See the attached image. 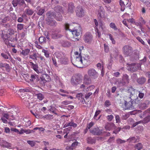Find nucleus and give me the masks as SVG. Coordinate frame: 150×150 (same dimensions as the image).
<instances>
[{
	"label": "nucleus",
	"mask_w": 150,
	"mask_h": 150,
	"mask_svg": "<svg viewBox=\"0 0 150 150\" xmlns=\"http://www.w3.org/2000/svg\"><path fill=\"white\" fill-rule=\"evenodd\" d=\"M69 60L66 57L64 56L61 58L60 60V63L62 64H67L68 63Z\"/></svg>",
	"instance_id": "obj_22"
},
{
	"label": "nucleus",
	"mask_w": 150,
	"mask_h": 150,
	"mask_svg": "<svg viewBox=\"0 0 150 150\" xmlns=\"http://www.w3.org/2000/svg\"><path fill=\"white\" fill-rule=\"evenodd\" d=\"M102 130H100L98 127L90 130V132L94 135H99L102 133Z\"/></svg>",
	"instance_id": "obj_14"
},
{
	"label": "nucleus",
	"mask_w": 150,
	"mask_h": 150,
	"mask_svg": "<svg viewBox=\"0 0 150 150\" xmlns=\"http://www.w3.org/2000/svg\"><path fill=\"white\" fill-rule=\"evenodd\" d=\"M82 59L81 55L79 56H74L73 58L71 59L72 64L78 68H82Z\"/></svg>",
	"instance_id": "obj_2"
},
{
	"label": "nucleus",
	"mask_w": 150,
	"mask_h": 150,
	"mask_svg": "<svg viewBox=\"0 0 150 150\" xmlns=\"http://www.w3.org/2000/svg\"><path fill=\"white\" fill-rule=\"evenodd\" d=\"M25 12L26 14L30 16L32 15L34 13L33 11L30 8L26 9Z\"/></svg>",
	"instance_id": "obj_34"
},
{
	"label": "nucleus",
	"mask_w": 150,
	"mask_h": 150,
	"mask_svg": "<svg viewBox=\"0 0 150 150\" xmlns=\"http://www.w3.org/2000/svg\"><path fill=\"white\" fill-rule=\"evenodd\" d=\"M122 81L125 84H128L129 82V79L128 76L126 74L123 75Z\"/></svg>",
	"instance_id": "obj_28"
},
{
	"label": "nucleus",
	"mask_w": 150,
	"mask_h": 150,
	"mask_svg": "<svg viewBox=\"0 0 150 150\" xmlns=\"http://www.w3.org/2000/svg\"><path fill=\"white\" fill-rule=\"evenodd\" d=\"M36 95L37 96L38 98L40 100H42L44 98V96L41 93L38 94Z\"/></svg>",
	"instance_id": "obj_45"
},
{
	"label": "nucleus",
	"mask_w": 150,
	"mask_h": 150,
	"mask_svg": "<svg viewBox=\"0 0 150 150\" xmlns=\"http://www.w3.org/2000/svg\"><path fill=\"white\" fill-rule=\"evenodd\" d=\"M93 36L90 32H87L84 35L83 39L86 43H90L92 41Z\"/></svg>",
	"instance_id": "obj_8"
},
{
	"label": "nucleus",
	"mask_w": 150,
	"mask_h": 150,
	"mask_svg": "<svg viewBox=\"0 0 150 150\" xmlns=\"http://www.w3.org/2000/svg\"><path fill=\"white\" fill-rule=\"evenodd\" d=\"M91 82V80L87 75H85L83 78V83L88 85Z\"/></svg>",
	"instance_id": "obj_19"
},
{
	"label": "nucleus",
	"mask_w": 150,
	"mask_h": 150,
	"mask_svg": "<svg viewBox=\"0 0 150 150\" xmlns=\"http://www.w3.org/2000/svg\"><path fill=\"white\" fill-rule=\"evenodd\" d=\"M30 59H31L33 60L36 61L38 60V58L39 57V56L38 55V54L35 53L33 54L30 55L29 57Z\"/></svg>",
	"instance_id": "obj_27"
},
{
	"label": "nucleus",
	"mask_w": 150,
	"mask_h": 150,
	"mask_svg": "<svg viewBox=\"0 0 150 150\" xmlns=\"http://www.w3.org/2000/svg\"><path fill=\"white\" fill-rule=\"evenodd\" d=\"M1 56L5 59H8V56L4 53H1Z\"/></svg>",
	"instance_id": "obj_61"
},
{
	"label": "nucleus",
	"mask_w": 150,
	"mask_h": 150,
	"mask_svg": "<svg viewBox=\"0 0 150 150\" xmlns=\"http://www.w3.org/2000/svg\"><path fill=\"white\" fill-rule=\"evenodd\" d=\"M42 52L44 53V55L46 58H48L50 56V53L49 52L45 49H43Z\"/></svg>",
	"instance_id": "obj_42"
},
{
	"label": "nucleus",
	"mask_w": 150,
	"mask_h": 150,
	"mask_svg": "<svg viewBox=\"0 0 150 150\" xmlns=\"http://www.w3.org/2000/svg\"><path fill=\"white\" fill-rule=\"evenodd\" d=\"M143 146L141 143H138L135 145V147L138 150H140L142 148Z\"/></svg>",
	"instance_id": "obj_43"
},
{
	"label": "nucleus",
	"mask_w": 150,
	"mask_h": 150,
	"mask_svg": "<svg viewBox=\"0 0 150 150\" xmlns=\"http://www.w3.org/2000/svg\"><path fill=\"white\" fill-rule=\"evenodd\" d=\"M143 45H144L145 44V42L143 40L139 37L138 36L136 38Z\"/></svg>",
	"instance_id": "obj_56"
},
{
	"label": "nucleus",
	"mask_w": 150,
	"mask_h": 150,
	"mask_svg": "<svg viewBox=\"0 0 150 150\" xmlns=\"http://www.w3.org/2000/svg\"><path fill=\"white\" fill-rule=\"evenodd\" d=\"M42 118L45 119L47 120H51L53 118V115L50 114H47L43 116Z\"/></svg>",
	"instance_id": "obj_36"
},
{
	"label": "nucleus",
	"mask_w": 150,
	"mask_h": 150,
	"mask_svg": "<svg viewBox=\"0 0 150 150\" xmlns=\"http://www.w3.org/2000/svg\"><path fill=\"white\" fill-rule=\"evenodd\" d=\"M122 50L123 53L125 57L130 56L133 54V49L128 45H126L123 46Z\"/></svg>",
	"instance_id": "obj_4"
},
{
	"label": "nucleus",
	"mask_w": 150,
	"mask_h": 150,
	"mask_svg": "<svg viewBox=\"0 0 150 150\" xmlns=\"http://www.w3.org/2000/svg\"><path fill=\"white\" fill-rule=\"evenodd\" d=\"M26 27L22 23H18L17 24V28L18 31V30H22L25 29V28Z\"/></svg>",
	"instance_id": "obj_29"
},
{
	"label": "nucleus",
	"mask_w": 150,
	"mask_h": 150,
	"mask_svg": "<svg viewBox=\"0 0 150 150\" xmlns=\"http://www.w3.org/2000/svg\"><path fill=\"white\" fill-rule=\"evenodd\" d=\"M32 68L38 74H41L42 72L41 70L38 69V66L36 64L33 67H32Z\"/></svg>",
	"instance_id": "obj_33"
},
{
	"label": "nucleus",
	"mask_w": 150,
	"mask_h": 150,
	"mask_svg": "<svg viewBox=\"0 0 150 150\" xmlns=\"http://www.w3.org/2000/svg\"><path fill=\"white\" fill-rule=\"evenodd\" d=\"M30 50L28 49H26L24 50H23L21 53L24 56H26L28 54Z\"/></svg>",
	"instance_id": "obj_41"
},
{
	"label": "nucleus",
	"mask_w": 150,
	"mask_h": 150,
	"mask_svg": "<svg viewBox=\"0 0 150 150\" xmlns=\"http://www.w3.org/2000/svg\"><path fill=\"white\" fill-rule=\"evenodd\" d=\"M129 142L135 143L137 142V139L135 137L130 138L128 139Z\"/></svg>",
	"instance_id": "obj_39"
},
{
	"label": "nucleus",
	"mask_w": 150,
	"mask_h": 150,
	"mask_svg": "<svg viewBox=\"0 0 150 150\" xmlns=\"http://www.w3.org/2000/svg\"><path fill=\"white\" fill-rule=\"evenodd\" d=\"M100 27L101 28L102 30H104L106 28V27L104 23H103L102 21H100L99 22Z\"/></svg>",
	"instance_id": "obj_44"
},
{
	"label": "nucleus",
	"mask_w": 150,
	"mask_h": 150,
	"mask_svg": "<svg viewBox=\"0 0 150 150\" xmlns=\"http://www.w3.org/2000/svg\"><path fill=\"white\" fill-rule=\"evenodd\" d=\"M94 123L93 122H91L87 126V129H90L94 125Z\"/></svg>",
	"instance_id": "obj_57"
},
{
	"label": "nucleus",
	"mask_w": 150,
	"mask_h": 150,
	"mask_svg": "<svg viewBox=\"0 0 150 150\" xmlns=\"http://www.w3.org/2000/svg\"><path fill=\"white\" fill-rule=\"evenodd\" d=\"M146 79L144 77H141L137 80V82L140 84H143L146 81Z\"/></svg>",
	"instance_id": "obj_31"
},
{
	"label": "nucleus",
	"mask_w": 150,
	"mask_h": 150,
	"mask_svg": "<svg viewBox=\"0 0 150 150\" xmlns=\"http://www.w3.org/2000/svg\"><path fill=\"white\" fill-rule=\"evenodd\" d=\"M107 35H108L109 37V38L112 42V44H115L116 43V41L113 38L112 35L110 33H108L107 34Z\"/></svg>",
	"instance_id": "obj_37"
},
{
	"label": "nucleus",
	"mask_w": 150,
	"mask_h": 150,
	"mask_svg": "<svg viewBox=\"0 0 150 150\" xmlns=\"http://www.w3.org/2000/svg\"><path fill=\"white\" fill-rule=\"evenodd\" d=\"M114 117L112 115H108L107 117V118L109 121H111L113 119Z\"/></svg>",
	"instance_id": "obj_53"
},
{
	"label": "nucleus",
	"mask_w": 150,
	"mask_h": 150,
	"mask_svg": "<svg viewBox=\"0 0 150 150\" xmlns=\"http://www.w3.org/2000/svg\"><path fill=\"white\" fill-rule=\"evenodd\" d=\"M27 143L32 147L35 146V142L33 141L28 140L27 141Z\"/></svg>",
	"instance_id": "obj_48"
},
{
	"label": "nucleus",
	"mask_w": 150,
	"mask_h": 150,
	"mask_svg": "<svg viewBox=\"0 0 150 150\" xmlns=\"http://www.w3.org/2000/svg\"><path fill=\"white\" fill-rule=\"evenodd\" d=\"M101 112V111L100 110H96L95 113V115L94 116L93 118L94 119H96V117L98 116V115L100 114Z\"/></svg>",
	"instance_id": "obj_63"
},
{
	"label": "nucleus",
	"mask_w": 150,
	"mask_h": 150,
	"mask_svg": "<svg viewBox=\"0 0 150 150\" xmlns=\"http://www.w3.org/2000/svg\"><path fill=\"white\" fill-rule=\"evenodd\" d=\"M88 74L91 77L96 78L98 77V72L93 69H90L88 71Z\"/></svg>",
	"instance_id": "obj_11"
},
{
	"label": "nucleus",
	"mask_w": 150,
	"mask_h": 150,
	"mask_svg": "<svg viewBox=\"0 0 150 150\" xmlns=\"http://www.w3.org/2000/svg\"><path fill=\"white\" fill-rule=\"evenodd\" d=\"M129 114H126L123 115L122 117V119L123 120H126L129 117Z\"/></svg>",
	"instance_id": "obj_60"
},
{
	"label": "nucleus",
	"mask_w": 150,
	"mask_h": 150,
	"mask_svg": "<svg viewBox=\"0 0 150 150\" xmlns=\"http://www.w3.org/2000/svg\"><path fill=\"white\" fill-rule=\"evenodd\" d=\"M75 12L76 15L77 17L81 18L84 16L85 11L81 6H78L76 7Z\"/></svg>",
	"instance_id": "obj_6"
},
{
	"label": "nucleus",
	"mask_w": 150,
	"mask_h": 150,
	"mask_svg": "<svg viewBox=\"0 0 150 150\" xmlns=\"http://www.w3.org/2000/svg\"><path fill=\"white\" fill-rule=\"evenodd\" d=\"M61 43L63 46L65 47H69L71 45V43L67 41H63Z\"/></svg>",
	"instance_id": "obj_32"
},
{
	"label": "nucleus",
	"mask_w": 150,
	"mask_h": 150,
	"mask_svg": "<svg viewBox=\"0 0 150 150\" xmlns=\"http://www.w3.org/2000/svg\"><path fill=\"white\" fill-rule=\"evenodd\" d=\"M104 46L105 52L107 53L109 51L108 46L105 44H104Z\"/></svg>",
	"instance_id": "obj_62"
},
{
	"label": "nucleus",
	"mask_w": 150,
	"mask_h": 150,
	"mask_svg": "<svg viewBox=\"0 0 150 150\" xmlns=\"http://www.w3.org/2000/svg\"><path fill=\"white\" fill-rule=\"evenodd\" d=\"M146 76L149 78L148 80V83H150V72H148L146 73Z\"/></svg>",
	"instance_id": "obj_64"
},
{
	"label": "nucleus",
	"mask_w": 150,
	"mask_h": 150,
	"mask_svg": "<svg viewBox=\"0 0 150 150\" xmlns=\"http://www.w3.org/2000/svg\"><path fill=\"white\" fill-rule=\"evenodd\" d=\"M9 20L8 16H6L5 15H1L0 16V21L3 23H6Z\"/></svg>",
	"instance_id": "obj_21"
},
{
	"label": "nucleus",
	"mask_w": 150,
	"mask_h": 150,
	"mask_svg": "<svg viewBox=\"0 0 150 150\" xmlns=\"http://www.w3.org/2000/svg\"><path fill=\"white\" fill-rule=\"evenodd\" d=\"M50 108L49 110V111H50V112H52L56 115H57V114L55 112V110H56L55 108L53 107L52 105L50 106Z\"/></svg>",
	"instance_id": "obj_38"
},
{
	"label": "nucleus",
	"mask_w": 150,
	"mask_h": 150,
	"mask_svg": "<svg viewBox=\"0 0 150 150\" xmlns=\"http://www.w3.org/2000/svg\"><path fill=\"white\" fill-rule=\"evenodd\" d=\"M150 103L149 101L146 100L144 102L141 103L139 105V107L141 109H145L148 107Z\"/></svg>",
	"instance_id": "obj_17"
},
{
	"label": "nucleus",
	"mask_w": 150,
	"mask_h": 150,
	"mask_svg": "<svg viewBox=\"0 0 150 150\" xmlns=\"http://www.w3.org/2000/svg\"><path fill=\"white\" fill-rule=\"evenodd\" d=\"M128 92L130 94V97H132L133 96L136 95L137 96L138 93V91L134 89L132 87H129L127 90Z\"/></svg>",
	"instance_id": "obj_15"
},
{
	"label": "nucleus",
	"mask_w": 150,
	"mask_h": 150,
	"mask_svg": "<svg viewBox=\"0 0 150 150\" xmlns=\"http://www.w3.org/2000/svg\"><path fill=\"white\" fill-rule=\"evenodd\" d=\"M38 75L36 74H32L30 76V80L31 82H33L37 78Z\"/></svg>",
	"instance_id": "obj_40"
},
{
	"label": "nucleus",
	"mask_w": 150,
	"mask_h": 150,
	"mask_svg": "<svg viewBox=\"0 0 150 150\" xmlns=\"http://www.w3.org/2000/svg\"><path fill=\"white\" fill-rule=\"evenodd\" d=\"M64 28L66 30H69L72 32V34L74 36H78L81 33V29L80 27L78 29L74 30V27L71 25L66 23L64 24Z\"/></svg>",
	"instance_id": "obj_1"
},
{
	"label": "nucleus",
	"mask_w": 150,
	"mask_h": 150,
	"mask_svg": "<svg viewBox=\"0 0 150 150\" xmlns=\"http://www.w3.org/2000/svg\"><path fill=\"white\" fill-rule=\"evenodd\" d=\"M82 76L79 74L74 75L71 79V83L73 85H76L80 84L82 81Z\"/></svg>",
	"instance_id": "obj_3"
},
{
	"label": "nucleus",
	"mask_w": 150,
	"mask_h": 150,
	"mask_svg": "<svg viewBox=\"0 0 150 150\" xmlns=\"http://www.w3.org/2000/svg\"><path fill=\"white\" fill-rule=\"evenodd\" d=\"M111 105L110 101L109 100H106L105 103V106L106 107L109 106Z\"/></svg>",
	"instance_id": "obj_58"
},
{
	"label": "nucleus",
	"mask_w": 150,
	"mask_h": 150,
	"mask_svg": "<svg viewBox=\"0 0 150 150\" xmlns=\"http://www.w3.org/2000/svg\"><path fill=\"white\" fill-rule=\"evenodd\" d=\"M62 35L58 33H53L52 35V38L54 39H57L62 37Z\"/></svg>",
	"instance_id": "obj_30"
},
{
	"label": "nucleus",
	"mask_w": 150,
	"mask_h": 150,
	"mask_svg": "<svg viewBox=\"0 0 150 150\" xmlns=\"http://www.w3.org/2000/svg\"><path fill=\"white\" fill-rule=\"evenodd\" d=\"M140 1L144 3L148 6H149L150 4V2L149 1H147V0H140Z\"/></svg>",
	"instance_id": "obj_54"
},
{
	"label": "nucleus",
	"mask_w": 150,
	"mask_h": 150,
	"mask_svg": "<svg viewBox=\"0 0 150 150\" xmlns=\"http://www.w3.org/2000/svg\"><path fill=\"white\" fill-rule=\"evenodd\" d=\"M12 4L14 7L18 5V0H13L12 2Z\"/></svg>",
	"instance_id": "obj_50"
},
{
	"label": "nucleus",
	"mask_w": 150,
	"mask_h": 150,
	"mask_svg": "<svg viewBox=\"0 0 150 150\" xmlns=\"http://www.w3.org/2000/svg\"><path fill=\"white\" fill-rule=\"evenodd\" d=\"M51 15L52 16L57 20L59 21H61L62 20V16L60 12L56 13H51Z\"/></svg>",
	"instance_id": "obj_13"
},
{
	"label": "nucleus",
	"mask_w": 150,
	"mask_h": 150,
	"mask_svg": "<svg viewBox=\"0 0 150 150\" xmlns=\"http://www.w3.org/2000/svg\"><path fill=\"white\" fill-rule=\"evenodd\" d=\"M115 127L116 128L115 125L113 123H109L107 124L105 126V128L106 130L110 131L112 128Z\"/></svg>",
	"instance_id": "obj_23"
},
{
	"label": "nucleus",
	"mask_w": 150,
	"mask_h": 150,
	"mask_svg": "<svg viewBox=\"0 0 150 150\" xmlns=\"http://www.w3.org/2000/svg\"><path fill=\"white\" fill-rule=\"evenodd\" d=\"M52 16L51 15L48 18V19L46 20L47 23L49 25L51 26H55L57 24L56 21L55 20H52L51 18L52 17Z\"/></svg>",
	"instance_id": "obj_16"
},
{
	"label": "nucleus",
	"mask_w": 150,
	"mask_h": 150,
	"mask_svg": "<svg viewBox=\"0 0 150 150\" xmlns=\"http://www.w3.org/2000/svg\"><path fill=\"white\" fill-rule=\"evenodd\" d=\"M39 41L41 44L45 43L46 42V39L43 36H41L39 38Z\"/></svg>",
	"instance_id": "obj_35"
},
{
	"label": "nucleus",
	"mask_w": 150,
	"mask_h": 150,
	"mask_svg": "<svg viewBox=\"0 0 150 150\" xmlns=\"http://www.w3.org/2000/svg\"><path fill=\"white\" fill-rule=\"evenodd\" d=\"M82 68L83 66H86L88 65L90 63V57L89 56L85 55L84 56L82 57Z\"/></svg>",
	"instance_id": "obj_9"
},
{
	"label": "nucleus",
	"mask_w": 150,
	"mask_h": 150,
	"mask_svg": "<svg viewBox=\"0 0 150 150\" xmlns=\"http://www.w3.org/2000/svg\"><path fill=\"white\" fill-rule=\"evenodd\" d=\"M95 88V86L93 85H92L87 87L86 89V91H91L93 89Z\"/></svg>",
	"instance_id": "obj_51"
},
{
	"label": "nucleus",
	"mask_w": 150,
	"mask_h": 150,
	"mask_svg": "<svg viewBox=\"0 0 150 150\" xmlns=\"http://www.w3.org/2000/svg\"><path fill=\"white\" fill-rule=\"evenodd\" d=\"M18 1V6H23L24 4H25V1L24 0H19Z\"/></svg>",
	"instance_id": "obj_55"
},
{
	"label": "nucleus",
	"mask_w": 150,
	"mask_h": 150,
	"mask_svg": "<svg viewBox=\"0 0 150 150\" xmlns=\"http://www.w3.org/2000/svg\"><path fill=\"white\" fill-rule=\"evenodd\" d=\"M127 64L128 66L127 67V69L132 72L137 71L139 67L141 66L140 64Z\"/></svg>",
	"instance_id": "obj_7"
},
{
	"label": "nucleus",
	"mask_w": 150,
	"mask_h": 150,
	"mask_svg": "<svg viewBox=\"0 0 150 150\" xmlns=\"http://www.w3.org/2000/svg\"><path fill=\"white\" fill-rule=\"evenodd\" d=\"M110 27L115 30H117V28L115 24L113 23H111L110 24Z\"/></svg>",
	"instance_id": "obj_46"
},
{
	"label": "nucleus",
	"mask_w": 150,
	"mask_h": 150,
	"mask_svg": "<svg viewBox=\"0 0 150 150\" xmlns=\"http://www.w3.org/2000/svg\"><path fill=\"white\" fill-rule=\"evenodd\" d=\"M97 15L99 18H104L105 16V11L102 6H99L98 9Z\"/></svg>",
	"instance_id": "obj_10"
},
{
	"label": "nucleus",
	"mask_w": 150,
	"mask_h": 150,
	"mask_svg": "<svg viewBox=\"0 0 150 150\" xmlns=\"http://www.w3.org/2000/svg\"><path fill=\"white\" fill-rule=\"evenodd\" d=\"M36 9L38 11L37 12V14L39 15H42L44 13L45 11L44 8H41L40 6H38Z\"/></svg>",
	"instance_id": "obj_25"
},
{
	"label": "nucleus",
	"mask_w": 150,
	"mask_h": 150,
	"mask_svg": "<svg viewBox=\"0 0 150 150\" xmlns=\"http://www.w3.org/2000/svg\"><path fill=\"white\" fill-rule=\"evenodd\" d=\"M29 100L30 99L27 97H25L23 99L22 101L26 106L29 108L30 106V103Z\"/></svg>",
	"instance_id": "obj_20"
},
{
	"label": "nucleus",
	"mask_w": 150,
	"mask_h": 150,
	"mask_svg": "<svg viewBox=\"0 0 150 150\" xmlns=\"http://www.w3.org/2000/svg\"><path fill=\"white\" fill-rule=\"evenodd\" d=\"M1 35L3 40L5 41L8 38V35L6 33H5V31L4 30H1Z\"/></svg>",
	"instance_id": "obj_26"
},
{
	"label": "nucleus",
	"mask_w": 150,
	"mask_h": 150,
	"mask_svg": "<svg viewBox=\"0 0 150 150\" xmlns=\"http://www.w3.org/2000/svg\"><path fill=\"white\" fill-rule=\"evenodd\" d=\"M150 121V115H148L144 118L143 120L140 121L133 124L132 127H134L137 125L140 124H145L148 122Z\"/></svg>",
	"instance_id": "obj_12"
},
{
	"label": "nucleus",
	"mask_w": 150,
	"mask_h": 150,
	"mask_svg": "<svg viewBox=\"0 0 150 150\" xmlns=\"http://www.w3.org/2000/svg\"><path fill=\"white\" fill-rule=\"evenodd\" d=\"M116 142L118 144H123L125 142V141L122 140L120 139H117Z\"/></svg>",
	"instance_id": "obj_47"
},
{
	"label": "nucleus",
	"mask_w": 150,
	"mask_h": 150,
	"mask_svg": "<svg viewBox=\"0 0 150 150\" xmlns=\"http://www.w3.org/2000/svg\"><path fill=\"white\" fill-rule=\"evenodd\" d=\"M71 103L70 101L68 100H65L64 101L61 102V104L63 105H67Z\"/></svg>",
	"instance_id": "obj_59"
},
{
	"label": "nucleus",
	"mask_w": 150,
	"mask_h": 150,
	"mask_svg": "<svg viewBox=\"0 0 150 150\" xmlns=\"http://www.w3.org/2000/svg\"><path fill=\"white\" fill-rule=\"evenodd\" d=\"M115 118L116 121V123H119L121 122L120 117L119 115H115Z\"/></svg>",
	"instance_id": "obj_49"
},
{
	"label": "nucleus",
	"mask_w": 150,
	"mask_h": 150,
	"mask_svg": "<svg viewBox=\"0 0 150 150\" xmlns=\"http://www.w3.org/2000/svg\"><path fill=\"white\" fill-rule=\"evenodd\" d=\"M74 8V4L72 2L69 3L68 5V11L70 13H73Z\"/></svg>",
	"instance_id": "obj_18"
},
{
	"label": "nucleus",
	"mask_w": 150,
	"mask_h": 150,
	"mask_svg": "<svg viewBox=\"0 0 150 150\" xmlns=\"http://www.w3.org/2000/svg\"><path fill=\"white\" fill-rule=\"evenodd\" d=\"M4 146L5 147L9 149L11 148V144L7 142L4 143Z\"/></svg>",
	"instance_id": "obj_52"
},
{
	"label": "nucleus",
	"mask_w": 150,
	"mask_h": 150,
	"mask_svg": "<svg viewBox=\"0 0 150 150\" xmlns=\"http://www.w3.org/2000/svg\"><path fill=\"white\" fill-rule=\"evenodd\" d=\"M119 4L121 6V10L122 11L125 10L126 6L128 7L131 5L130 0H120Z\"/></svg>",
	"instance_id": "obj_5"
},
{
	"label": "nucleus",
	"mask_w": 150,
	"mask_h": 150,
	"mask_svg": "<svg viewBox=\"0 0 150 150\" xmlns=\"http://www.w3.org/2000/svg\"><path fill=\"white\" fill-rule=\"evenodd\" d=\"M125 109H130L132 108L133 107L132 101H130L127 102L126 101H125Z\"/></svg>",
	"instance_id": "obj_24"
}]
</instances>
